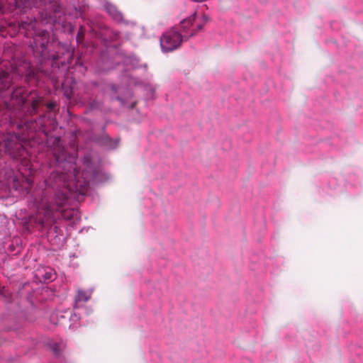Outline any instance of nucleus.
I'll return each mask as SVG.
<instances>
[{"label": "nucleus", "mask_w": 363, "mask_h": 363, "mask_svg": "<svg viewBox=\"0 0 363 363\" xmlns=\"http://www.w3.org/2000/svg\"><path fill=\"white\" fill-rule=\"evenodd\" d=\"M88 186L89 177L84 171L81 172L74 168L70 176L63 172H52L35 193L33 203L37 209L35 222L44 228L50 225L55 220L53 209L48 198L50 189H57L53 200L56 211H60V208L68 200L69 193L84 194Z\"/></svg>", "instance_id": "nucleus-1"}, {"label": "nucleus", "mask_w": 363, "mask_h": 363, "mask_svg": "<svg viewBox=\"0 0 363 363\" xmlns=\"http://www.w3.org/2000/svg\"><path fill=\"white\" fill-rule=\"evenodd\" d=\"M9 4V9H18L20 13H26L32 9H42L45 11V15L39 11L40 17L47 20L52 18V13L59 11V6L56 1L48 0H6Z\"/></svg>", "instance_id": "nucleus-2"}, {"label": "nucleus", "mask_w": 363, "mask_h": 363, "mask_svg": "<svg viewBox=\"0 0 363 363\" xmlns=\"http://www.w3.org/2000/svg\"><path fill=\"white\" fill-rule=\"evenodd\" d=\"M26 138L23 135L8 133L0 137V153L4 152L13 158L24 156L26 148L23 143Z\"/></svg>", "instance_id": "nucleus-3"}, {"label": "nucleus", "mask_w": 363, "mask_h": 363, "mask_svg": "<svg viewBox=\"0 0 363 363\" xmlns=\"http://www.w3.org/2000/svg\"><path fill=\"white\" fill-rule=\"evenodd\" d=\"M183 35L178 31L171 30L165 32L160 37V46L164 52L173 51L181 45Z\"/></svg>", "instance_id": "nucleus-4"}, {"label": "nucleus", "mask_w": 363, "mask_h": 363, "mask_svg": "<svg viewBox=\"0 0 363 363\" xmlns=\"http://www.w3.org/2000/svg\"><path fill=\"white\" fill-rule=\"evenodd\" d=\"M204 26V22L196 18V13H194L189 18L181 21V27L184 33V37L194 36L197 31L201 30Z\"/></svg>", "instance_id": "nucleus-5"}, {"label": "nucleus", "mask_w": 363, "mask_h": 363, "mask_svg": "<svg viewBox=\"0 0 363 363\" xmlns=\"http://www.w3.org/2000/svg\"><path fill=\"white\" fill-rule=\"evenodd\" d=\"M104 8L113 21L117 22L123 21V16L122 13L118 11V8L115 5L106 1L104 4Z\"/></svg>", "instance_id": "nucleus-6"}, {"label": "nucleus", "mask_w": 363, "mask_h": 363, "mask_svg": "<svg viewBox=\"0 0 363 363\" xmlns=\"http://www.w3.org/2000/svg\"><path fill=\"white\" fill-rule=\"evenodd\" d=\"M12 83L11 72L0 70V91L8 89Z\"/></svg>", "instance_id": "nucleus-7"}, {"label": "nucleus", "mask_w": 363, "mask_h": 363, "mask_svg": "<svg viewBox=\"0 0 363 363\" xmlns=\"http://www.w3.org/2000/svg\"><path fill=\"white\" fill-rule=\"evenodd\" d=\"M91 298V292L84 291L83 290L79 289L77 291V294L75 297V304L77 305L80 302H86Z\"/></svg>", "instance_id": "nucleus-8"}, {"label": "nucleus", "mask_w": 363, "mask_h": 363, "mask_svg": "<svg viewBox=\"0 0 363 363\" xmlns=\"http://www.w3.org/2000/svg\"><path fill=\"white\" fill-rule=\"evenodd\" d=\"M41 103L40 99H34L32 100L30 106L27 109V113L29 116H33L38 113V108Z\"/></svg>", "instance_id": "nucleus-9"}, {"label": "nucleus", "mask_w": 363, "mask_h": 363, "mask_svg": "<svg viewBox=\"0 0 363 363\" xmlns=\"http://www.w3.org/2000/svg\"><path fill=\"white\" fill-rule=\"evenodd\" d=\"M50 347L53 354L56 356L60 354L64 348L65 347V345L62 341L59 342H52L50 344Z\"/></svg>", "instance_id": "nucleus-10"}, {"label": "nucleus", "mask_w": 363, "mask_h": 363, "mask_svg": "<svg viewBox=\"0 0 363 363\" xmlns=\"http://www.w3.org/2000/svg\"><path fill=\"white\" fill-rule=\"evenodd\" d=\"M36 24L35 18L28 19L27 21H22L20 23V28L25 30L35 29Z\"/></svg>", "instance_id": "nucleus-11"}, {"label": "nucleus", "mask_w": 363, "mask_h": 363, "mask_svg": "<svg viewBox=\"0 0 363 363\" xmlns=\"http://www.w3.org/2000/svg\"><path fill=\"white\" fill-rule=\"evenodd\" d=\"M11 98L16 99H20L23 102L21 88L19 87L14 89L11 94Z\"/></svg>", "instance_id": "nucleus-12"}, {"label": "nucleus", "mask_w": 363, "mask_h": 363, "mask_svg": "<svg viewBox=\"0 0 363 363\" xmlns=\"http://www.w3.org/2000/svg\"><path fill=\"white\" fill-rule=\"evenodd\" d=\"M74 213L72 210H65L62 211V216L66 220H72Z\"/></svg>", "instance_id": "nucleus-13"}, {"label": "nucleus", "mask_w": 363, "mask_h": 363, "mask_svg": "<svg viewBox=\"0 0 363 363\" xmlns=\"http://www.w3.org/2000/svg\"><path fill=\"white\" fill-rule=\"evenodd\" d=\"M111 34L113 35V40H117L119 38L120 33L117 30H111Z\"/></svg>", "instance_id": "nucleus-14"}, {"label": "nucleus", "mask_w": 363, "mask_h": 363, "mask_svg": "<svg viewBox=\"0 0 363 363\" xmlns=\"http://www.w3.org/2000/svg\"><path fill=\"white\" fill-rule=\"evenodd\" d=\"M54 155L56 157V159L57 161H60V160H62V157L60 155H57V152H56L55 150H54Z\"/></svg>", "instance_id": "nucleus-15"}, {"label": "nucleus", "mask_w": 363, "mask_h": 363, "mask_svg": "<svg viewBox=\"0 0 363 363\" xmlns=\"http://www.w3.org/2000/svg\"><path fill=\"white\" fill-rule=\"evenodd\" d=\"M0 12H1V13H4L5 12L4 7L2 6L1 1H0Z\"/></svg>", "instance_id": "nucleus-16"}, {"label": "nucleus", "mask_w": 363, "mask_h": 363, "mask_svg": "<svg viewBox=\"0 0 363 363\" xmlns=\"http://www.w3.org/2000/svg\"><path fill=\"white\" fill-rule=\"evenodd\" d=\"M32 122H33V121H30V122H26V123H25V125H26V129L30 128V123H32Z\"/></svg>", "instance_id": "nucleus-17"}, {"label": "nucleus", "mask_w": 363, "mask_h": 363, "mask_svg": "<svg viewBox=\"0 0 363 363\" xmlns=\"http://www.w3.org/2000/svg\"><path fill=\"white\" fill-rule=\"evenodd\" d=\"M54 106L55 105L53 104H48V108H52L54 107Z\"/></svg>", "instance_id": "nucleus-18"}, {"label": "nucleus", "mask_w": 363, "mask_h": 363, "mask_svg": "<svg viewBox=\"0 0 363 363\" xmlns=\"http://www.w3.org/2000/svg\"><path fill=\"white\" fill-rule=\"evenodd\" d=\"M45 34H48V33L46 31H42L41 32L42 36H44Z\"/></svg>", "instance_id": "nucleus-19"}, {"label": "nucleus", "mask_w": 363, "mask_h": 363, "mask_svg": "<svg viewBox=\"0 0 363 363\" xmlns=\"http://www.w3.org/2000/svg\"><path fill=\"white\" fill-rule=\"evenodd\" d=\"M45 279H52V275L50 274L49 277H45Z\"/></svg>", "instance_id": "nucleus-20"}, {"label": "nucleus", "mask_w": 363, "mask_h": 363, "mask_svg": "<svg viewBox=\"0 0 363 363\" xmlns=\"http://www.w3.org/2000/svg\"><path fill=\"white\" fill-rule=\"evenodd\" d=\"M21 126H22V125H21V124H18V126H17V128H18V129H20V128H21Z\"/></svg>", "instance_id": "nucleus-21"}, {"label": "nucleus", "mask_w": 363, "mask_h": 363, "mask_svg": "<svg viewBox=\"0 0 363 363\" xmlns=\"http://www.w3.org/2000/svg\"><path fill=\"white\" fill-rule=\"evenodd\" d=\"M55 140H57V142H60V138H56Z\"/></svg>", "instance_id": "nucleus-22"}]
</instances>
